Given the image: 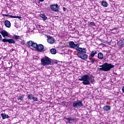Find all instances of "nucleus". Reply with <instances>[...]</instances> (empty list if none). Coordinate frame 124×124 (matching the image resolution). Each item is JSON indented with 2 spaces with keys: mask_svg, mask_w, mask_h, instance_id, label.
Listing matches in <instances>:
<instances>
[{
  "mask_svg": "<svg viewBox=\"0 0 124 124\" xmlns=\"http://www.w3.org/2000/svg\"><path fill=\"white\" fill-rule=\"evenodd\" d=\"M76 50L78 52L77 56L78 58H79V59H81V60H83L84 61L88 60L89 56L86 54V53H87V49L86 48L80 47L78 46Z\"/></svg>",
  "mask_w": 124,
  "mask_h": 124,
  "instance_id": "nucleus-1",
  "label": "nucleus"
},
{
  "mask_svg": "<svg viewBox=\"0 0 124 124\" xmlns=\"http://www.w3.org/2000/svg\"><path fill=\"white\" fill-rule=\"evenodd\" d=\"M79 81H83V85H90L91 83L92 84H94V79L92 78L88 74L84 75L78 78Z\"/></svg>",
  "mask_w": 124,
  "mask_h": 124,
  "instance_id": "nucleus-2",
  "label": "nucleus"
},
{
  "mask_svg": "<svg viewBox=\"0 0 124 124\" xmlns=\"http://www.w3.org/2000/svg\"><path fill=\"white\" fill-rule=\"evenodd\" d=\"M99 67H101L99 68V70L104 71L105 72H107V71H110L111 68H114L115 66L111 63L105 62L103 65H100Z\"/></svg>",
  "mask_w": 124,
  "mask_h": 124,
  "instance_id": "nucleus-3",
  "label": "nucleus"
},
{
  "mask_svg": "<svg viewBox=\"0 0 124 124\" xmlns=\"http://www.w3.org/2000/svg\"><path fill=\"white\" fill-rule=\"evenodd\" d=\"M41 62L42 65H43L44 66L53 64V62L51 61V59L49 58L48 57H46L45 58L41 59Z\"/></svg>",
  "mask_w": 124,
  "mask_h": 124,
  "instance_id": "nucleus-4",
  "label": "nucleus"
},
{
  "mask_svg": "<svg viewBox=\"0 0 124 124\" xmlns=\"http://www.w3.org/2000/svg\"><path fill=\"white\" fill-rule=\"evenodd\" d=\"M83 106H84V104L80 100L75 101L73 103V107L74 108H81Z\"/></svg>",
  "mask_w": 124,
  "mask_h": 124,
  "instance_id": "nucleus-5",
  "label": "nucleus"
},
{
  "mask_svg": "<svg viewBox=\"0 0 124 124\" xmlns=\"http://www.w3.org/2000/svg\"><path fill=\"white\" fill-rule=\"evenodd\" d=\"M34 48L36 49L37 51L38 52H45V50H44V46L42 44L38 45L37 43L34 45Z\"/></svg>",
  "mask_w": 124,
  "mask_h": 124,
  "instance_id": "nucleus-6",
  "label": "nucleus"
},
{
  "mask_svg": "<svg viewBox=\"0 0 124 124\" xmlns=\"http://www.w3.org/2000/svg\"><path fill=\"white\" fill-rule=\"evenodd\" d=\"M69 48H71L72 49H77L78 48V47H80V45L79 44H75L74 42L73 41H71L69 42Z\"/></svg>",
  "mask_w": 124,
  "mask_h": 124,
  "instance_id": "nucleus-7",
  "label": "nucleus"
},
{
  "mask_svg": "<svg viewBox=\"0 0 124 124\" xmlns=\"http://www.w3.org/2000/svg\"><path fill=\"white\" fill-rule=\"evenodd\" d=\"M0 33L2 35V37H4V39H6L7 37H9V33L5 30H2L0 32Z\"/></svg>",
  "mask_w": 124,
  "mask_h": 124,
  "instance_id": "nucleus-8",
  "label": "nucleus"
},
{
  "mask_svg": "<svg viewBox=\"0 0 124 124\" xmlns=\"http://www.w3.org/2000/svg\"><path fill=\"white\" fill-rule=\"evenodd\" d=\"M2 41L4 42V43H5V42H8L9 44H15V43L16 42L15 40H14V39H3L2 40Z\"/></svg>",
  "mask_w": 124,
  "mask_h": 124,
  "instance_id": "nucleus-9",
  "label": "nucleus"
},
{
  "mask_svg": "<svg viewBox=\"0 0 124 124\" xmlns=\"http://www.w3.org/2000/svg\"><path fill=\"white\" fill-rule=\"evenodd\" d=\"M50 8L53 11H55V12H58L59 7L58 5V4H55L54 5H50Z\"/></svg>",
  "mask_w": 124,
  "mask_h": 124,
  "instance_id": "nucleus-10",
  "label": "nucleus"
},
{
  "mask_svg": "<svg viewBox=\"0 0 124 124\" xmlns=\"http://www.w3.org/2000/svg\"><path fill=\"white\" fill-rule=\"evenodd\" d=\"M47 42L49 43V44H54L55 43V38L51 36H48Z\"/></svg>",
  "mask_w": 124,
  "mask_h": 124,
  "instance_id": "nucleus-11",
  "label": "nucleus"
},
{
  "mask_svg": "<svg viewBox=\"0 0 124 124\" xmlns=\"http://www.w3.org/2000/svg\"><path fill=\"white\" fill-rule=\"evenodd\" d=\"M124 45V40H120L118 43V46L119 48H123Z\"/></svg>",
  "mask_w": 124,
  "mask_h": 124,
  "instance_id": "nucleus-12",
  "label": "nucleus"
},
{
  "mask_svg": "<svg viewBox=\"0 0 124 124\" xmlns=\"http://www.w3.org/2000/svg\"><path fill=\"white\" fill-rule=\"evenodd\" d=\"M103 110H104V111H106V112L110 111V110H111V106L108 105L104 106L103 107Z\"/></svg>",
  "mask_w": 124,
  "mask_h": 124,
  "instance_id": "nucleus-13",
  "label": "nucleus"
},
{
  "mask_svg": "<svg viewBox=\"0 0 124 124\" xmlns=\"http://www.w3.org/2000/svg\"><path fill=\"white\" fill-rule=\"evenodd\" d=\"M27 44H28V46H29V47L31 46L32 47H33V48H34V47H35V46H34V45H35V44H36V43H34V42H32V41H30L27 42Z\"/></svg>",
  "mask_w": 124,
  "mask_h": 124,
  "instance_id": "nucleus-14",
  "label": "nucleus"
},
{
  "mask_svg": "<svg viewBox=\"0 0 124 124\" xmlns=\"http://www.w3.org/2000/svg\"><path fill=\"white\" fill-rule=\"evenodd\" d=\"M4 25L6 28H10L11 27V23L9 20H6L4 22Z\"/></svg>",
  "mask_w": 124,
  "mask_h": 124,
  "instance_id": "nucleus-15",
  "label": "nucleus"
},
{
  "mask_svg": "<svg viewBox=\"0 0 124 124\" xmlns=\"http://www.w3.org/2000/svg\"><path fill=\"white\" fill-rule=\"evenodd\" d=\"M34 95L32 94H27V98L28 100H32Z\"/></svg>",
  "mask_w": 124,
  "mask_h": 124,
  "instance_id": "nucleus-16",
  "label": "nucleus"
},
{
  "mask_svg": "<svg viewBox=\"0 0 124 124\" xmlns=\"http://www.w3.org/2000/svg\"><path fill=\"white\" fill-rule=\"evenodd\" d=\"M1 116L2 117V120H5V119H8V118H9V116H8V115L5 113L1 114Z\"/></svg>",
  "mask_w": 124,
  "mask_h": 124,
  "instance_id": "nucleus-17",
  "label": "nucleus"
},
{
  "mask_svg": "<svg viewBox=\"0 0 124 124\" xmlns=\"http://www.w3.org/2000/svg\"><path fill=\"white\" fill-rule=\"evenodd\" d=\"M96 54H97V51L96 50H93L91 52V53L90 54V56L92 58H93V57H94V56H95V55H96Z\"/></svg>",
  "mask_w": 124,
  "mask_h": 124,
  "instance_id": "nucleus-18",
  "label": "nucleus"
},
{
  "mask_svg": "<svg viewBox=\"0 0 124 124\" xmlns=\"http://www.w3.org/2000/svg\"><path fill=\"white\" fill-rule=\"evenodd\" d=\"M65 120L68 121V124H72V121H74V119L72 118H65Z\"/></svg>",
  "mask_w": 124,
  "mask_h": 124,
  "instance_id": "nucleus-19",
  "label": "nucleus"
},
{
  "mask_svg": "<svg viewBox=\"0 0 124 124\" xmlns=\"http://www.w3.org/2000/svg\"><path fill=\"white\" fill-rule=\"evenodd\" d=\"M24 98H25V97L24 96V95L21 96H18L17 98V100L19 101L20 100V101H24Z\"/></svg>",
  "mask_w": 124,
  "mask_h": 124,
  "instance_id": "nucleus-20",
  "label": "nucleus"
},
{
  "mask_svg": "<svg viewBox=\"0 0 124 124\" xmlns=\"http://www.w3.org/2000/svg\"><path fill=\"white\" fill-rule=\"evenodd\" d=\"M103 54L101 52H99L98 54V58L99 60H103Z\"/></svg>",
  "mask_w": 124,
  "mask_h": 124,
  "instance_id": "nucleus-21",
  "label": "nucleus"
},
{
  "mask_svg": "<svg viewBox=\"0 0 124 124\" xmlns=\"http://www.w3.org/2000/svg\"><path fill=\"white\" fill-rule=\"evenodd\" d=\"M101 5L104 7H107L108 6V3L106 1H102Z\"/></svg>",
  "mask_w": 124,
  "mask_h": 124,
  "instance_id": "nucleus-22",
  "label": "nucleus"
},
{
  "mask_svg": "<svg viewBox=\"0 0 124 124\" xmlns=\"http://www.w3.org/2000/svg\"><path fill=\"white\" fill-rule=\"evenodd\" d=\"M50 52L52 55H55L57 54V50L55 48H52L50 49Z\"/></svg>",
  "mask_w": 124,
  "mask_h": 124,
  "instance_id": "nucleus-23",
  "label": "nucleus"
},
{
  "mask_svg": "<svg viewBox=\"0 0 124 124\" xmlns=\"http://www.w3.org/2000/svg\"><path fill=\"white\" fill-rule=\"evenodd\" d=\"M40 16L41 18H42L43 19V20H47V19H48V18L46 16L45 14H41Z\"/></svg>",
  "mask_w": 124,
  "mask_h": 124,
  "instance_id": "nucleus-24",
  "label": "nucleus"
},
{
  "mask_svg": "<svg viewBox=\"0 0 124 124\" xmlns=\"http://www.w3.org/2000/svg\"><path fill=\"white\" fill-rule=\"evenodd\" d=\"M89 60L90 61V62H92V63H94V62H95V60L93 59L92 58H90Z\"/></svg>",
  "mask_w": 124,
  "mask_h": 124,
  "instance_id": "nucleus-25",
  "label": "nucleus"
},
{
  "mask_svg": "<svg viewBox=\"0 0 124 124\" xmlns=\"http://www.w3.org/2000/svg\"><path fill=\"white\" fill-rule=\"evenodd\" d=\"M19 38H20V36L16 35H14L13 36V38H15V39H19Z\"/></svg>",
  "mask_w": 124,
  "mask_h": 124,
  "instance_id": "nucleus-26",
  "label": "nucleus"
},
{
  "mask_svg": "<svg viewBox=\"0 0 124 124\" xmlns=\"http://www.w3.org/2000/svg\"><path fill=\"white\" fill-rule=\"evenodd\" d=\"M32 100H33V101H37L38 102V99L37 98V97H33V99H32Z\"/></svg>",
  "mask_w": 124,
  "mask_h": 124,
  "instance_id": "nucleus-27",
  "label": "nucleus"
},
{
  "mask_svg": "<svg viewBox=\"0 0 124 124\" xmlns=\"http://www.w3.org/2000/svg\"><path fill=\"white\" fill-rule=\"evenodd\" d=\"M94 25L95 24L93 22H91L89 23V26H90L91 27H92V26H94Z\"/></svg>",
  "mask_w": 124,
  "mask_h": 124,
  "instance_id": "nucleus-28",
  "label": "nucleus"
},
{
  "mask_svg": "<svg viewBox=\"0 0 124 124\" xmlns=\"http://www.w3.org/2000/svg\"><path fill=\"white\" fill-rule=\"evenodd\" d=\"M7 17H10V18H15L14 16L10 15H7Z\"/></svg>",
  "mask_w": 124,
  "mask_h": 124,
  "instance_id": "nucleus-29",
  "label": "nucleus"
},
{
  "mask_svg": "<svg viewBox=\"0 0 124 124\" xmlns=\"http://www.w3.org/2000/svg\"><path fill=\"white\" fill-rule=\"evenodd\" d=\"M15 17L13 18H18V19H21V16H14Z\"/></svg>",
  "mask_w": 124,
  "mask_h": 124,
  "instance_id": "nucleus-30",
  "label": "nucleus"
},
{
  "mask_svg": "<svg viewBox=\"0 0 124 124\" xmlns=\"http://www.w3.org/2000/svg\"><path fill=\"white\" fill-rule=\"evenodd\" d=\"M114 30H115V31H117V30H118V28H113V29L110 30V31H114Z\"/></svg>",
  "mask_w": 124,
  "mask_h": 124,
  "instance_id": "nucleus-31",
  "label": "nucleus"
},
{
  "mask_svg": "<svg viewBox=\"0 0 124 124\" xmlns=\"http://www.w3.org/2000/svg\"><path fill=\"white\" fill-rule=\"evenodd\" d=\"M21 44H22V45H24V44H25V42L24 41H21Z\"/></svg>",
  "mask_w": 124,
  "mask_h": 124,
  "instance_id": "nucleus-32",
  "label": "nucleus"
},
{
  "mask_svg": "<svg viewBox=\"0 0 124 124\" xmlns=\"http://www.w3.org/2000/svg\"><path fill=\"white\" fill-rule=\"evenodd\" d=\"M2 39V36L0 34V40H1Z\"/></svg>",
  "mask_w": 124,
  "mask_h": 124,
  "instance_id": "nucleus-33",
  "label": "nucleus"
},
{
  "mask_svg": "<svg viewBox=\"0 0 124 124\" xmlns=\"http://www.w3.org/2000/svg\"><path fill=\"white\" fill-rule=\"evenodd\" d=\"M39 1H41V2H43V1H44V0H37Z\"/></svg>",
  "mask_w": 124,
  "mask_h": 124,
  "instance_id": "nucleus-34",
  "label": "nucleus"
},
{
  "mask_svg": "<svg viewBox=\"0 0 124 124\" xmlns=\"http://www.w3.org/2000/svg\"><path fill=\"white\" fill-rule=\"evenodd\" d=\"M122 91L124 93V86H123L122 88Z\"/></svg>",
  "mask_w": 124,
  "mask_h": 124,
  "instance_id": "nucleus-35",
  "label": "nucleus"
},
{
  "mask_svg": "<svg viewBox=\"0 0 124 124\" xmlns=\"http://www.w3.org/2000/svg\"><path fill=\"white\" fill-rule=\"evenodd\" d=\"M63 10L64 11H65V10H66V9H65V7H63Z\"/></svg>",
  "mask_w": 124,
  "mask_h": 124,
  "instance_id": "nucleus-36",
  "label": "nucleus"
},
{
  "mask_svg": "<svg viewBox=\"0 0 124 124\" xmlns=\"http://www.w3.org/2000/svg\"><path fill=\"white\" fill-rule=\"evenodd\" d=\"M62 103L63 104H64L65 103V101H63L62 102Z\"/></svg>",
  "mask_w": 124,
  "mask_h": 124,
  "instance_id": "nucleus-37",
  "label": "nucleus"
},
{
  "mask_svg": "<svg viewBox=\"0 0 124 124\" xmlns=\"http://www.w3.org/2000/svg\"><path fill=\"white\" fill-rule=\"evenodd\" d=\"M3 16H5L6 17H7V15H6V14H4V15H3Z\"/></svg>",
  "mask_w": 124,
  "mask_h": 124,
  "instance_id": "nucleus-38",
  "label": "nucleus"
},
{
  "mask_svg": "<svg viewBox=\"0 0 124 124\" xmlns=\"http://www.w3.org/2000/svg\"><path fill=\"white\" fill-rule=\"evenodd\" d=\"M56 63H58V62H56Z\"/></svg>",
  "mask_w": 124,
  "mask_h": 124,
  "instance_id": "nucleus-39",
  "label": "nucleus"
}]
</instances>
